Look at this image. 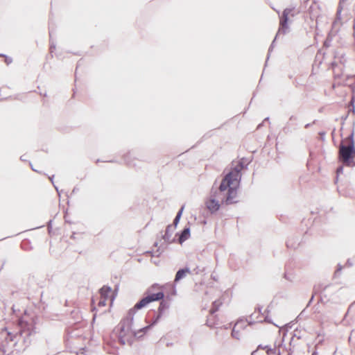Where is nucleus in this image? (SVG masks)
Instances as JSON below:
<instances>
[{"instance_id": "nucleus-9", "label": "nucleus", "mask_w": 355, "mask_h": 355, "mask_svg": "<svg viewBox=\"0 0 355 355\" xmlns=\"http://www.w3.org/2000/svg\"><path fill=\"white\" fill-rule=\"evenodd\" d=\"M189 236H190L189 228H184L179 237V243H182L184 241H185L187 239H189Z\"/></svg>"}, {"instance_id": "nucleus-13", "label": "nucleus", "mask_w": 355, "mask_h": 355, "mask_svg": "<svg viewBox=\"0 0 355 355\" xmlns=\"http://www.w3.org/2000/svg\"><path fill=\"white\" fill-rule=\"evenodd\" d=\"M109 301H107L106 299H104V298H102L101 297H100V299L97 303V306L98 308L100 307H104L107 304V302Z\"/></svg>"}, {"instance_id": "nucleus-1", "label": "nucleus", "mask_w": 355, "mask_h": 355, "mask_svg": "<svg viewBox=\"0 0 355 355\" xmlns=\"http://www.w3.org/2000/svg\"><path fill=\"white\" fill-rule=\"evenodd\" d=\"M164 297L162 291L148 293L128 311L126 316L119 324L118 338L121 345H131L137 338L142 337L150 327L147 326L138 331L132 329L133 318L136 311L147 306L153 302L162 300Z\"/></svg>"}, {"instance_id": "nucleus-18", "label": "nucleus", "mask_w": 355, "mask_h": 355, "mask_svg": "<svg viewBox=\"0 0 355 355\" xmlns=\"http://www.w3.org/2000/svg\"><path fill=\"white\" fill-rule=\"evenodd\" d=\"M343 168L342 166H340L339 168H337V171H336V173L338 174V173H340L343 172Z\"/></svg>"}, {"instance_id": "nucleus-14", "label": "nucleus", "mask_w": 355, "mask_h": 355, "mask_svg": "<svg viewBox=\"0 0 355 355\" xmlns=\"http://www.w3.org/2000/svg\"><path fill=\"white\" fill-rule=\"evenodd\" d=\"M17 334H13L11 332H8V336L10 337V340L12 341L14 338L16 337Z\"/></svg>"}, {"instance_id": "nucleus-15", "label": "nucleus", "mask_w": 355, "mask_h": 355, "mask_svg": "<svg viewBox=\"0 0 355 355\" xmlns=\"http://www.w3.org/2000/svg\"><path fill=\"white\" fill-rule=\"evenodd\" d=\"M284 15V21L282 22V25L284 26V24H286L288 18H287V14H286L285 11L284 12V15Z\"/></svg>"}, {"instance_id": "nucleus-3", "label": "nucleus", "mask_w": 355, "mask_h": 355, "mask_svg": "<svg viewBox=\"0 0 355 355\" xmlns=\"http://www.w3.org/2000/svg\"><path fill=\"white\" fill-rule=\"evenodd\" d=\"M338 159L347 166H355L354 142L350 137L342 141L338 150Z\"/></svg>"}, {"instance_id": "nucleus-10", "label": "nucleus", "mask_w": 355, "mask_h": 355, "mask_svg": "<svg viewBox=\"0 0 355 355\" xmlns=\"http://www.w3.org/2000/svg\"><path fill=\"white\" fill-rule=\"evenodd\" d=\"M266 352L268 355H280L279 349L275 346L273 348L266 347Z\"/></svg>"}, {"instance_id": "nucleus-16", "label": "nucleus", "mask_w": 355, "mask_h": 355, "mask_svg": "<svg viewBox=\"0 0 355 355\" xmlns=\"http://www.w3.org/2000/svg\"><path fill=\"white\" fill-rule=\"evenodd\" d=\"M5 62L7 64H9L10 62H12V59L8 57H5Z\"/></svg>"}, {"instance_id": "nucleus-17", "label": "nucleus", "mask_w": 355, "mask_h": 355, "mask_svg": "<svg viewBox=\"0 0 355 355\" xmlns=\"http://www.w3.org/2000/svg\"><path fill=\"white\" fill-rule=\"evenodd\" d=\"M157 288H159V287H158L157 285H153L150 287L148 292L150 293L151 291H155Z\"/></svg>"}, {"instance_id": "nucleus-8", "label": "nucleus", "mask_w": 355, "mask_h": 355, "mask_svg": "<svg viewBox=\"0 0 355 355\" xmlns=\"http://www.w3.org/2000/svg\"><path fill=\"white\" fill-rule=\"evenodd\" d=\"M190 273H191V272L189 268H184V269L179 270L175 275V282L180 281V279L185 277L187 276V275L190 274Z\"/></svg>"}, {"instance_id": "nucleus-6", "label": "nucleus", "mask_w": 355, "mask_h": 355, "mask_svg": "<svg viewBox=\"0 0 355 355\" xmlns=\"http://www.w3.org/2000/svg\"><path fill=\"white\" fill-rule=\"evenodd\" d=\"M207 208L211 212H216L218 210L220 205L217 200L210 198L205 202Z\"/></svg>"}, {"instance_id": "nucleus-5", "label": "nucleus", "mask_w": 355, "mask_h": 355, "mask_svg": "<svg viewBox=\"0 0 355 355\" xmlns=\"http://www.w3.org/2000/svg\"><path fill=\"white\" fill-rule=\"evenodd\" d=\"M99 293L100 297L106 299L107 301L110 302V304H112L115 297V293L110 287L107 286H103L100 289Z\"/></svg>"}, {"instance_id": "nucleus-11", "label": "nucleus", "mask_w": 355, "mask_h": 355, "mask_svg": "<svg viewBox=\"0 0 355 355\" xmlns=\"http://www.w3.org/2000/svg\"><path fill=\"white\" fill-rule=\"evenodd\" d=\"M167 308H168V305H167V304H166V303H165L164 302H162L159 304V308H158L159 315H158V316H157V319H158V318L160 317V315H162V311H163L164 309H167ZM157 320H155L153 324L155 323Z\"/></svg>"}, {"instance_id": "nucleus-2", "label": "nucleus", "mask_w": 355, "mask_h": 355, "mask_svg": "<svg viewBox=\"0 0 355 355\" xmlns=\"http://www.w3.org/2000/svg\"><path fill=\"white\" fill-rule=\"evenodd\" d=\"M243 166V164L236 162L232 164L230 171L223 179L219 187L220 192L227 191V196L225 199L226 204H232L236 202L237 189L240 184L241 171Z\"/></svg>"}, {"instance_id": "nucleus-12", "label": "nucleus", "mask_w": 355, "mask_h": 355, "mask_svg": "<svg viewBox=\"0 0 355 355\" xmlns=\"http://www.w3.org/2000/svg\"><path fill=\"white\" fill-rule=\"evenodd\" d=\"M240 328V324L236 323L233 327L232 335L236 338H239V329Z\"/></svg>"}, {"instance_id": "nucleus-7", "label": "nucleus", "mask_w": 355, "mask_h": 355, "mask_svg": "<svg viewBox=\"0 0 355 355\" xmlns=\"http://www.w3.org/2000/svg\"><path fill=\"white\" fill-rule=\"evenodd\" d=\"M183 209H184V207H182L180 210L178 211L177 216H175V219H174V221H173V223H174V227H173L172 225H168L166 230V233H165V235H164V237H166L167 236V234L168 232L170 231V230H173V229L175 228L176 225H178L179 220H180V218L182 216V211H183Z\"/></svg>"}, {"instance_id": "nucleus-4", "label": "nucleus", "mask_w": 355, "mask_h": 355, "mask_svg": "<svg viewBox=\"0 0 355 355\" xmlns=\"http://www.w3.org/2000/svg\"><path fill=\"white\" fill-rule=\"evenodd\" d=\"M230 302V297L228 293H223L218 300H215L209 309V313L214 314L220 310L223 304H227Z\"/></svg>"}, {"instance_id": "nucleus-19", "label": "nucleus", "mask_w": 355, "mask_h": 355, "mask_svg": "<svg viewBox=\"0 0 355 355\" xmlns=\"http://www.w3.org/2000/svg\"><path fill=\"white\" fill-rule=\"evenodd\" d=\"M92 304L94 305L95 304V300H92Z\"/></svg>"}]
</instances>
